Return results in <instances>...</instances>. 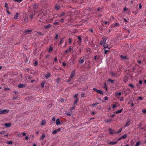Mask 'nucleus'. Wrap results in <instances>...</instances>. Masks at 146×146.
Returning a JSON list of instances; mask_svg holds the SVG:
<instances>
[{"label":"nucleus","instance_id":"obj_52","mask_svg":"<svg viewBox=\"0 0 146 146\" xmlns=\"http://www.w3.org/2000/svg\"><path fill=\"white\" fill-rule=\"evenodd\" d=\"M30 18L31 19H32L33 17V14H31L30 16Z\"/></svg>","mask_w":146,"mask_h":146},{"label":"nucleus","instance_id":"obj_53","mask_svg":"<svg viewBox=\"0 0 146 146\" xmlns=\"http://www.w3.org/2000/svg\"><path fill=\"white\" fill-rule=\"evenodd\" d=\"M66 115H68L70 116H71V114L68 112L66 113Z\"/></svg>","mask_w":146,"mask_h":146},{"label":"nucleus","instance_id":"obj_37","mask_svg":"<svg viewBox=\"0 0 146 146\" xmlns=\"http://www.w3.org/2000/svg\"><path fill=\"white\" fill-rule=\"evenodd\" d=\"M122 130V129L121 128L119 129L117 131V132H116V133H119Z\"/></svg>","mask_w":146,"mask_h":146},{"label":"nucleus","instance_id":"obj_27","mask_svg":"<svg viewBox=\"0 0 146 146\" xmlns=\"http://www.w3.org/2000/svg\"><path fill=\"white\" fill-rule=\"evenodd\" d=\"M63 38H61L60 40V41L59 43V44L61 45L62 43L63 42Z\"/></svg>","mask_w":146,"mask_h":146},{"label":"nucleus","instance_id":"obj_44","mask_svg":"<svg viewBox=\"0 0 146 146\" xmlns=\"http://www.w3.org/2000/svg\"><path fill=\"white\" fill-rule=\"evenodd\" d=\"M121 92H119V93H116V94L117 95H118L119 96H120L121 95Z\"/></svg>","mask_w":146,"mask_h":146},{"label":"nucleus","instance_id":"obj_60","mask_svg":"<svg viewBox=\"0 0 146 146\" xmlns=\"http://www.w3.org/2000/svg\"><path fill=\"white\" fill-rule=\"evenodd\" d=\"M130 122V119H127V121H126V122L127 123H129V122Z\"/></svg>","mask_w":146,"mask_h":146},{"label":"nucleus","instance_id":"obj_39","mask_svg":"<svg viewBox=\"0 0 146 146\" xmlns=\"http://www.w3.org/2000/svg\"><path fill=\"white\" fill-rule=\"evenodd\" d=\"M23 0H14V1L18 3H20Z\"/></svg>","mask_w":146,"mask_h":146},{"label":"nucleus","instance_id":"obj_59","mask_svg":"<svg viewBox=\"0 0 146 146\" xmlns=\"http://www.w3.org/2000/svg\"><path fill=\"white\" fill-rule=\"evenodd\" d=\"M54 61H55V62H57L58 61H57V58H55L54 59Z\"/></svg>","mask_w":146,"mask_h":146},{"label":"nucleus","instance_id":"obj_58","mask_svg":"<svg viewBox=\"0 0 146 146\" xmlns=\"http://www.w3.org/2000/svg\"><path fill=\"white\" fill-rule=\"evenodd\" d=\"M64 19H62L60 20V21L62 23H63L64 22Z\"/></svg>","mask_w":146,"mask_h":146},{"label":"nucleus","instance_id":"obj_8","mask_svg":"<svg viewBox=\"0 0 146 146\" xmlns=\"http://www.w3.org/2000/svg\"><path fill=\"white\" fill-rule=\"evenodd\" d=\"M60 130V128H59L57 129H56L54 131H53L52 132V134H55L57 132H59Z\"/></svg>","mask_w":146,"mask_h":146},{"label":"nucleus","instance_id":"obj_5","mask_svg":"<svg viewBox=\"0 0 146 146\" xmlns=\"http://www.w3.org/2000/svg\"><path fill=\"white\" fill-rule=\"evenodd\" d=\"M2 114H4L8 113L9 111V110H1Z\"/></svg>","mask_w":146,"mask_h":146},{"label":"nucleus","instance_id":"obj_18","mask_svg":"<svg viewBox=\"0 0 146 146\" xmlns=\"http://www.w3.org/2000/svg\"><path fill=\"white\" fill-rule=\"evenodd\" d=\"M50 76V73H48L46 74L45 76V78L46 79H48L49 77Z\"/></svg>","mask_w":146,"mask_h":146},{"label":"nucleus","instance_id":"obj_40","mask_svg":"<svg viewBox=\"0 0 146 146\" xmlns=\"http://www.w3.org/2000/svg\"><path fill=\"white\" fill-rule=\"evenodd\" d=\"M142 112L144 114L146 113V109H143L142 110Z\"/></svg>","mask_w":146,"mask_h":146},{"label":"nucleus","instance_id":"obj_2","mask_svg":"<svg viewBox=\"0 0 146 146\" xmlns=\"http://www.w3.org/2000/svg\"><path fill=\"white\" fill-rule=\"evenodd\" d=\"M100 44L101 45H103L104 48H108V49H110V47L109 48L108 47V44H107L106 43V42H105V43L100 42Z\"/></svg>","mask_w":146,"mask_h":146},{"label":"nucleus","instance_id":"obj_62","mask_svg":"<svg viewBox=\"0 0 146 146\" xmlns=\"http://www.w3.org/2000/svg\"><path fill=\"white\" fill-rule=\"evenodd\" d=\"M66 63H65V62H64L63 63H62V65L63 66H65L66 65Z\"/></svg>","mask_w":146,"mask_h":146},{"label":"nucleus","instance_id":"obj_49","mask_svg":"<svg viewBox=\"0 0 146 146\" xmlns=\"http://www.w3.org/2000/svg\"><path fill=\"white\" fill-rule=\"evenodd\" d=\"M85 94L84 93H82L81 94V96L82 97L84 98V97Z\"/></svg>","mask_w":146,"mask_h":146},{"label":"nucleus","instance_id":"obj_23","mask_svg":"<svg viewBox=\"0 0 146 146\" xmlns=\"http://www.w3.org/2000/svg\"><path fill=\"white\" fill-rule=\"evenodd\" d=\"M65 101H64V99L62 98L60 99L59 102H66V100H65Z\"/></svg>","mask_w":146,"mask_h":146},{"label":"nucleus","instance_id":"obj_41","mask_svg":"<svg viewBox=\"0 0 146 146\" xmlns=\"http://www.w3.org/2000/svg\"><path fill=\"white\" fill-rule=\"evenodd\" d=\"M112 119H107L106 121V122L108 123L110 121H112Z\"/></svg>","mask_w":146,"mask_h":146},{"label":"nucleus","instance_id":"obj_11","mask_svg":"<svg viewBox=\"0 0 146 146\" xmlns=\"http://www.w3.org/2000/svg\"><path fill=\"white\" fill-rule=\"evenodd\" d=\"M103 41L101 42H102L104 43H105V42H106V40H107V37L106 36H104L103 37H102Z\"/></svg>","mask_w":146,"mask_h":146},{"label":"nucleus","instance_id":"obj_32","mask_svg":"<svg viewBox=\"0 0 146 146\" xmlns=\"http://www.w3.org/2000/svg\"><path fill=\"white\" fill-rule=\"evenodd\" d=\"M78 98H77L75 100V101H74V104H76L77 102H78Z\"/></svg>","mask_w":146,"mask_h":146},{"label":"nucleus","instance_id":"obj_29","mask_svg":"<svg viewBox=\"0 0 146 146\" xmlns=\"http://www.w3.org/2000/svg\"><path fill=\"white\" fill-rule=\"evenodd\" d=\"M55 39L56 40H57L58 38V35L57 33H55Z\"/></svg>","mask_w":146,"mask_h":146},{"label":"nucleus","instance_id":"obj_15","mask_svg":"<svg viewBox=\"0 0 146 146\" xmlns=\"http://www.w3.org/2000/svg\"><path fill=\"white\" fill-rule=\"evenodd\" d=\"M4 125L6 127H11V124L10 123H5L4 124Z\"/></svg>","mask_w":146,"mask_h":146},{"label":"nucleus","instance_id":"obj_55","mask_svg":"<svg viewBox=\"0 0 146 146\" xmlns=\"http://www.w3.org/2000/svg\"><path fill=\"white\" fill-rule=\"evenodd\" d=\"M7 13L9 14H10V13L9 10V9H7Z\"/></svg>","mask_w":146,"mask_h":146},{"label":"nucleus","instance_id":"obj_6","mask_svg":"<svg viewBox=\"0 0 146 146\" xmlns=\"http://www.w3.org/2000/svg\"><path fill=\"white\" fill-rule=\"evenodd\" d=\"M52 27V25L50 24H48L47 25L44 26V28L46 29H47L48 28Z\"/></svg>","mask_w":146,"mask_h":146},{"label":"nucleus","instance_id":"obj_45","mask_svg":"<svg viewBox=\"0 0 146 146\" xmlns=\"http://www.w3.org/2000/svg\"><path fill=\"white\" fill-rule=\"evenodd\" d=\"M111 76L113 77L116 76L115 74L113 73H111Z\"/></svg>","mask_w":146,"mask_h":146},{"label":"nucleus","instance_id":"obj_22","mask_svg":"<svg viewBox=\"0 0 146 146\" xmlns=\"http://www.w3.org/2000/svg\"><path fill=\"white\" fill-rule=\"evenodd\" d=\"M93 90L96 91V92H97V93H98L100 90H98L96 88H93Z\"/></svg>","mask_w":146,"mask_h":146},{"label":"nucleus","instance_id":"obj_7","mask_svg":"<svg viewBox=\"0 0 146 146\" xmlns=\"http://www.w3.org/2000/svg\"><path fill=\"white\" fill-rule=\"evenodd\" d=\"M109 133L110 134H114L116 133V132L114 130H113L111 129H109Z\"/></svg>","mask_w":146,"mask_h":146},{"label":"nucleus","instance_id":"obj_26","mask_svg":"<svg viewBox=\"0 0 146 146\" xmlns=\"http://www.w3.org/2000/svg\"><path fill=\"white\" fill-rule=\"evenodd\" d=\"M141 144V143L139 141H138L137 142L135 146H139V145Z\"/></svg>","mask_w":146,"mask_h":146},{"label":"nucleus","instance_id":"obj_19","mask_svg":"<svg viewBox=\"0 0 146 146\" xmlns=\"http://www.w3.org/2000/svg\"><path fill=\"white\" fill-rule=\"evenodd\" d=\"M123 110V108H122L121 110H118L117 111H115V113H116V114H118V113H121L122 112V111Z\"/></svg>","mask_w":146,"mask_h":146},{"label":"nucleus","instance_id":"obj_3","mask_svg":"<svg viewBox=\"0 0 146 146\" xmlns=\"http://www.w3.org/2000/svg\"><path fill=\"white\" fill-rule=\"evenodd\" d=\"M38 6L37 4L36 3L35 4L33 7V10L35 13L36 12V10L37 9Z\"/></svg>","mask_w":146,"mask_h":146},{"label":"nucleus","instance_id":"obj_42","mask_svg":"<svg viewBox=\"0 0 146 146\" xmlns=\"http://www.w3.org/2000/svg\"><path fill=\"white\" fill-rule=\"evenodd\" d=\"M129 123H127L126 122V124L125 125L124 127H127L128 126H129Z\"/></svg>","mask_w":146,"mask_h":146},{"label":"nucleus","instance_id":"obj_28","mask_svg":"<svg viewBox=\"0 0 146 146\" xmlns=\"http://www.w3.org/2000/svg\"><path fill=\"white\" fill-rule=\"evenodd\" d=\"M45 135L44 134H43L42 135L41 137H40V139L42 140L44 138Z\"/></svg>","mask_w":146,"mask_h":146},{"label":"nucleus","instance_id":"obj_17","mask_svg":"<svg viewBox=\"0 0 146 146\" xmlns=\"http://www.w3.org/2000/svg\"><path fill=\"white\" fill-rule=\"evenodd\" d=\"M117 143V142L116 141H110L109 144L111 145H113L116 144Z\"/></svg>","mask_w":146,"mask_h":146},{"label":"nucleus","instance_id":"obj_36","mask_svg":"<svg viewBox=\"0 0 146 146\" xmlns=\"http://www.w3.org/2000/svg\"><path fill=\"white\" fill-rule=\"evenodd\" d=\"M129 85L132 88H134V87H135V86H133V85H132V84H129Z\"/></svg>","mask_w":146,"mask_h":146},{"label":"nucleus","instance_id":"obj_16","mask_svg":"<svg viewBox=\"0 0 146 146\" xmlns=\"http://www.w3.org/2000/svg\"><path fill=\"white\" fill-rule=\"evenodd\" d=\"M121 58L124 60H125L127 59V57L126 56H123L121 55L120 56Z\"/></svg>","mask_w":146,"mask_h":146},{"label":"nucleus","instance_id":"obj_46","mask_svg":"<svg viewBox=\"0 0 146 146\" xmlns=\"http://www.w3.org/2000/svg\"><path fill=\"white\" fill-rule=\"evenodd\" d=\"M37 64H38L37 62L36 61L35 62L34 65L35 66H36L37 65Z\"/></svg>","mask_w":146,"mask_h":146},{"label":"nucleus","instance_id":"obj_63","mask_svg":"<svg viewBox=\"0 0 146 146\" xmlns=\"http://www.w3.org/2000/svg\"><path fill=\"white\" fill-rule=\"evenodd\" d=\"M139 100H143V98H142V97H141V96H139Z\"/></svg>","mask_w":146,"mask_h":146},{"label":"nucleus","instance_id":"obj_61","mask_svg":"<svg viewBox=\"0 0 146 146\" xmlns=\"http://www.w3.org/2000/svg\"><path fill=\"white\" fill-rule=\"evenodd\" d=\"M137 62H138V63H139V64H140L141 63V61L139 60H137Z\"/></svg>","mask_w":146,"mask_h":146},{"label":"nucleus","instance_id":"obj_20","mask_svg":"<svg viewBox=\"0 0 146 146\" xmlns=\"http://www.w3.org/2000/svg\"><path fill=\"white\" fill-rule=\"evenodd\" d=\"M19 13H16V14L15 15V16L14 17V18L15 19H18V15Z\"/></svg>","mask_w":146,"mask_h":146},{"label":"nucleus","instance_id":"obj_34","mask_svg":"<svg viewBox=\"0 0 146 146\" xmlns=\"http://www.w3.org/2000/svg\"><path fill=\"white\" fill-rule=\"evenodd\" d=\"M7 143L9 144H12L13 143V142L12 141H7Z\"/></svg>","mask_w":146,"mask_h":146},{"label":"nucleus","instance_id":"obj_24","mask_svg":"<svg viewBox=\"0 0 146 146\" xmlns=\"http://www.w3.org/2000/svg\"><path fill=\"white\" fill-rule=\"evenodd\" d=\"M108 81L109 82H111L112 84H113L114 83V80H112L110 78H109L108 79Z\"/></svg>","mask_w":146,"mask_h":146},{"label":"nucleus","instance_id":"obj_43","mask_svg":"<svg viewBox=\"0 0 146 146\" xmlns=\"http://www.w3.org/2000/svg\"><path fill=\"white\" fill-rule=\"evenodd\" d=\"M98 93L100 94H103V92L102 91H101L100 90V91H99Z\"/></svg>","mask_w":146,"mask_h":146},{"label":"nucleus","instance_id":"obj_31","mask_svg":"<svg viewBox=\"0 0 146 146\" xmlns=\"http://www.w3.org/2000/svg\"><path fill=\"white\" fill-rule=\"evenodd\" d=\"M122 137V138L125 139L127 137V135L126 134H125L123 136H121Z\"/></svg>","mask_w":146,"mask_h":146},{"label":"nucleus","instance_id":"obj_50","mask_svg":"<svg viewBox=\"0 0 146 146\" xmlns=\"http://www.w3.org/2000/svg\"><path fill=\"white\" fill-rule=\"evenodd\" d=\"M119 25V24L118 23H116L114 25V26H117Z\"/></svg>","mask_w":146,"mask_h":146},{"label":"nucleus","instance_id":"obj_38","mask_svg":"<svg viewBox=\"0 0 146 146\" xmlns=\"http://www.w3.org/2000/svg\"><path fill=\"white\" fill-rule=\"evenodd\" d=\"M5 7L6 8H7V9H9L8 5V4L7 3H5Z\"/></svg>","mask_w":146,"mask_h":146},{"label":"nucleus","instance_id":"obj_57","mask_svg":"<svg viewBox=\"0 0 146 146\" xmlns=\"http://www.w3.org/2000/svg\"><path fill=\"white\" fill-rule=\"evenodd\" d=\"M52 120L53 121H55V117H53L52 119Z\"/></svg>","mask_w":146,"mask_h":146},{"label":"nucleus","instance_id":"obj_4","mask_svg":"<svg viewBox=\"0 0 146 146\" xmlns=\"http://www.w3.org/2000/svg\"><path fill=\"white\" fill-rule=\"evenodd\" d=\"M32 31V30L27 29L26 30L24 31V33H25V35H26L28 34H30L31 33Z\"/></svg>","mask_w":146,"mask_h":146},{"label":"nucleus","instance_id":"obj_9","mask_svg":"<svg viewBox=\"0 0 146 146\" xmlns=\"http://www.w3.org/2000/svg\"><path fill=\"white\" fill-rule=\"evenodd\" d=\"M77 37L78 39V40L77 41V42L79 44H80L82 42V39L81 37L80 36H78Z\"/></svg>","mask_w":146,"mask_h":146},{"label":"nucleus","instance_id":"obj_47","mask_svg":"<svg viewBox=\"0 0 146 146\" xmlns=\"http://www.w3.org/2000/svg\"><path fill=\"white\" fill-rule=\"evenodd\" d=\"M142 8V6L141 4V3H140L139 4V9H141Z\"/></svg>","mask_w":146,"mask_h":146},{"label":"nucleus","instance_id":"obj_35","mask_svg":"<svg viewBox=\"0 0 146 146\" xmlns=\"http://www.w3.org/2000/svg\"><path fill=\"white\" fill-rule=\"evenodd\" d=\"M65 14V13H64L62 12L60 14L59 16L60 17H61L63 16Z\"/></svg>","mask_w":146,"mask_h":146},{"label":"nucleus","instance_id":"obj_1","mask_svg":"<svg viewBox=\"0 0 146 146\" xmlns=\"http://www.w3.org/2000/svg\"><path fill=\"white\" fill-rule=\"evenodd\" d=\"M22 21V23L23 24L28 23V17L26 16L24 17Z\"/></svg>","mask_w":146,"mask_h":146},{"label":"nucleus","instance_id":"obj_14","mask_svg":"<svg viewBox=\"0 0 146 146\" xmlns=\"http://www.w3.org/2000/svg\"><path fill=\"white\" fill-rule=\"evenodd\" d=\"M84 57H81L80 58V62L81 64L84 61Z\"/></svg>","mask_w":146,"mask_h":146},{"label":"nucleus","instance_id":"obj_48","mask_svg":"<svg viewBox=\"0 0 146 146\" xmlns=\"http://www.w3.org/2000/svg\"><path fill=\"white\" fill-rule=\"evenodd\" d=\"M99 104V103H96V104H94H94H92V106H94L95 105H98V104Z\"/></svg>","mask_w":146,"mask_h":146},{"label":"nucleus","instance_id":"obj_33","mask_svg":"<svg viewBox=\"0 0 146 146\" xmlns=\"http://www.w3.org/2000/svg\"><path fill=\"white\" fill-rule=\"evenodd\" d=\"M53 49L52 47H50L49 49L48 52H50L53 51Z\"/></svg>","mask_w":146,"mask_h":146},{"label":"nucleus","instance_id":"obj_64","mask_svg":"<svg viewBox=\"0 0 146 146\" xmlns=\"http://www.w3.org/2000/svg\"><path fill=\"white\" fill-rule=\"evenodd\" d=\"M124 21L125 22H128V21H127V19H124Z\"/></svg>","mask_w":146,"mask_h":146},{"label":"nucleus","instance_id":"obj_21","mask_svg":"<svg viewBox=\"0 0 146 146\" xmlns=\"http://www.w3.org/2000/svg\"><path fill=\"white\" fill-rule=\"evenodd\" d=\"M55 8L57 10H58L60 9V6L59 5H56L55 6Z\"/></svg>","mask_w":146,"mask_h":146},{"label":"nucleus","instance_id":"obj_51","mask_svg":"<svg viewBox=\"0 0 146 146\" xmlns=\"http://www.w3.org/2000/svg\"><path fill=\"white\" fill-rule=\"evenodd\" d=\"M78 94H77L74 95V98H77V97H78Z\"/></svg>","mask_w":146,"mask_h":146},{"label":"nucleus","instance_id":"obj_12","mask_svg":"<svg viewBox=\"0 0 146 146\" xmlns=\"http://www.w3.org/2000/svg\"><path fill=\"white\" fill-rule=\"evenodd\" d=\"M60 124L61 123L60 119H57L56 121V124L58 125Z\"/></svg>","mask_w":146,"mask_h":146},{"label":"nucleus","instance_id":"obj_54","mask_svg":"<svg viewBox=\"0 0 146 146\" xmlns=\"http://www.w3.org/2000/svg\"><path fill=\"white\" fill-rule=\"evenodd\" d=\"M5 131L0 132V134L5 133Z\"/></svg>","mask_w":146,"mask_h":146},{"label":"nucleus","instance_id":"obj_30","mask_svg":"<svg viewBox=\"0 0 146 146\" xmlns=\"http://www.w3.org/2000/svg\"><path fill=\"white\" fill-rule=\"evenodd\" d=\"M45 83L43 81L41 83V86L43 88L44 87V84H45Z\"/></svg>","mask_w":146,"mask_h":146},{"label":"nucleus","instance_id":"obj_56","mask_svg":"<svg viewBox=\"0 0 146 146\" xmlns=\"http://www.w3.org/2000/svg\"><path fill=\"white\" fill-rule=\"evenodd\" d=\"M71 48H72L71 46H70L69 47V50H68L69 52H70V51Z\"/></svg>","mask_w":146,"mask_h":146},{"label":"nucleus","instance_id":"obj_25","mask_svg":"<svg viewBox=\"0 0 146 146\" xmlns=\"http://www.w3.org/2000/svg\"><path fill=\"white\" fill-rule=\"evenodd\" d=\"M46 122V121L45 120H42L41 123V125H44L45 123Z\"/></svg>","mask_w":146,"mask_h":146},{"label":"nucleus","instance_id":"obj_10","mask_svg":"<svg viewBox=\"0 0 146 146\" xmlns=\"http://www.w3.org/2000/svg\"><path fill=\"white\" fill-rule=\"evenodd\" d=\"M75 70H73L71 72V75L70 76V79L72 78L75 75Z\"/></svg>","mask_w":146,"mask_h":146},{"label":"nucleus","instance_id":"obj_13","mask_svg":"<svg viewBox=\"0 0 146 146\" xmlns=\"http://www.w3.org/2000/svg\"><path fill=\"white\" fill-rule=\"evenodd\" d=\"M18 87L19 88H23L25 87V85L24 84H21L18 85Z\"/></svg>","mask_w":146,"mask_h":146}]
</instances>
